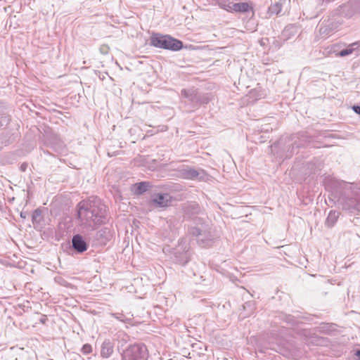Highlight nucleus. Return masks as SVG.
<instances>
[{"label":"nucleus","instance_id":"obj_21","mask_svg":"<svg viewBox=\"0 0 360 360\" xmlns=\"http://www.w3.org/2000/svg\"><path fill=\"white\" fill-rule=\"evenodd\" d=\"M199 94L197 92L195 89L193 90L192 96L190 97L189 100L193 105L196 106L197 102H198V98Z\"/></svg>","mask_w":360,"mask_h":360},{"label":"nucleus","instance_id":"obj_26","mask_svg":"<svg viewBox=\"0 0 360 360\" xmlns=\"http://www.w3.org/2000/svg\"><path fill=\"white\" fill-rule=\"evenodd\" d=\"M108 47L107 46H105V45H104V46H102L101 47V51L102 53H107V52H108V51H107V50H108Z\"/></svg>","mask_w":360,"mask_h":360},{"label":"nucleus","instance_id":"obj_11","mask_svg":"<svg viewBox=\"0 0 360 360\" xmlns=\"http://www.w3.org/2000/svg\"><path fill=\"white\" fill-rule=\"evenodd\" d=\"M114 351V342L109 339H106L101 345V356L103 358L110 357Z\"/></svg>","mask_w":360,"mask_h":360},{"label":"nucleus","instance_id":"obj_15","mask_svg":"<svg viewBox=\"0 0 360 360\" xmlns=\"http://www.w3.org/2000/svg\"><path fill=\"white\" fill-rule=\"evenodd\" d=\"M230 8L236 12H247L250 8V6L248 3L245 2L236 3L230 6Z\"/></svg>","mask_w":360,"mask_h":360},{"label":"nucleus","instance_id":"obj_24","mask_svg":"<svg viewBox=\"0 0 360 360\" xmlns=\"http://www.w3.org/2000/svg\"><path fill=\"white\" fill-rule=\"evenodd\" d=\"M352 109L356 114L360 115V105H354Z\"/></svg>","mask_w":360,"mask_h":360},{"label":"nucleus","instance_id":"obj_30","mask_svg":"<svg viewBox=\"0 0 360 360\" xmlns=\"http://www.w3.org/2000/svg\"><path fill=\"white\" fill-rule=\"evenodd\" d=\"M357 356H360V349L357 350L355 354Z\"/></svg>","mask_w":360,"mask_h":360},{"label":"nucleus","instance_id":"obj_6","mask_svg":"<svg viewBox=\"0 0 360 360\" xmlns=\"http://www.w3.org/2000/svg\"><path fill=\"white\" fill-rule=\"evenodd\" d=\"M188 250V245L186 241L181 240L179 243L178 246L174 249L173 258L174 262L181 265L186 264L190 259Z\"/></svg>","mask_w":360,"mask_h":360},{"label":"nucleus","instance_id":"obj_27","mask_svg":"<svg viewBox=\"0 0 360 360\" xmlns=\"http://www.w3.org/2000/svg\"><path fill=\"white\" fill-rule=\"evenodd\" d=\"M233 4H229L227 5H226L224 8L226 9V11H233V9H231L230 8V6H231Z\"/></svg>","mask_w":360,"mask_h":360},{"label":"nucleus","instance_id":"obj_12","mask_svg":"<svg viewBox=\"0 0 360 360\" xmlns=\"http://www.w3.org/2000/svg\"><path fill=\"white\" fill-rule=\"evenodd\" d=\"M96 238L99 240L100 243L105 244L108 240H110V233L108 228H103L97 231Z\"/></svg>","mask_w":360,"mask_h":360},{"label":"nucleus","instance_id":"obj_31","mask_svg":"<svg viewBox=\"0 0 360 360\" xmlns=\"http://www.w3.org/2000/svg\"><path fill=\"white\" fill-rule=\"evenodd\" d=\"M122 316H123V315L122 314L120 316H116V318H117V319L120 320V321H123V319H122Z\"/></svg>","mask_w":360,"mask_h":360},{"label":"nucleus","instance_id":"obj_28","mask_svg":"<svg viewBox=\"0 0 360 360\" xmlns=\"http://www.w3.org/2000/svg\"><path fill=\"white\" fill-rule=\"evenodd\" d=\"M250 302H246L244 305H243V307L245 309L246 306H250Z\"/></svg>","mask_w":360,"mask_h":360},{"label":"nucleus","instance_id":"obj_23","mask_svg":"<svg viewBox=\"0 0 360 360\" xmlns=\"http://www.w3.org/2000/svg\"><path fill=\"white\" fill-rule=\"evenodd\" d=\"M193 89H183L181 91V95L189 100L190 97L192 96Z\"/></svg>","mask_w":360,"mask_h":360},{"label":"nucleus","instance_id":"obj_18","mask_svg":"<svg viewBox=\"0 0 360 360\" xmlns=\"http://www.w3.org/2000/svg\"><path fill=\"white\" fill-rule=\"evenodd\" d=\"M210 101V97L207 94H199L196 106L202 105V104H207L209 103Z\"/></svg>","mask_w":360,"mask_h":360},{"label":"nucleus","instance_id":"obj_19","mask_svg":"<svg viewBox=\"0 0 360 360\" xmlns=\"http://www.w3.org/2000/svg\"><path fill=\"white\" fill-rule=\"evenodd\" d=\"M41 219V212L39 210H35L32 214L33 224H39Z\"/></svg>","mask_w":360,"mask_h":360},{"label":"nucleus","instance_id":"obj_7","mask_svg":"<svg viewBox=\"0 0 360 360\" xmlns=\"http://www.w3.org/2000/svg\"><path fill=\"white\" fill-rule=\"evenodd\" d=\"M172 197L168 193H159L151 200V204L156 207H165L170 205Z\"/></svg>","mask_w":360,"mask_h":360},{"label":"nucleus","instance_id":"obj_2","mask_svg":"<svg viewBox=\"0 0 360 360\" xmlns=\"http://www.w3.org/2000/svg\"><path fill=\"white\" fill-rule=\"evenodd\" d=\"M150 40V45L160 49L176 51L181 50L183 47L181 41L169 35H162L159 33L153 34Z\"/></svg>","mask_w":360,"mask_h":360},{"label":"nucleus","instance_id":"obj_3","mask_svg":"<svg viewBox=\"0 0 360 360\" xmlns=\"http://www.w3.org/2000/svg\"><path fill=\"white\" fill-rule=\"evenodd\" d=\"M188 233L196 238L197 243L201 247L211 245L213 237L207 224L200 223L196 226H191L188 229Z\"/></svg>","mask_w":360,"mask_h":360},{"label":"nucleus","instance_id":"obj_8","mask_svg":"<svg viewBox=\"0 0 360 360\" xmlns=\"http://www.w3.org/2000/svg\"><path fill=\"white\" fill-rule=\"evenodd\" d=\"M179 176L186 179H195L200 175V172L188 166H183L179 170Z\"/></svg>","mask_w":360,"mask_h":360},{"label":"nucleus","instance_id":"obj_25","mask_svg":"<svg viewBox=\"0 0 360 360\" xmlns=\"http://www.w3.org/2000/svg\"><path fill=\"white\" fill-rule=\"evenodd\" d=\"M27 167V163H22V164L20 165V170H21L22 172H25V171L26 170Z\"/></svg>","mask_w":360,"mask_h":360},{"label":"nucleus","instance_id":"obj_4","mask_svg":"<svg viewBox=\"0 0 360 360\" xmlns=\"http://www.w3.org/2000/svg\"><path fill=\"white\" fill-rule=\"evenodd\" d=\"M340 200L342 210L349 214H360V191H352L350 195L345 193Z\"/></svg>","mask_w":360,"mask_h":360},{"label":"nucleus","instance_id":"obj_29","mask_svg":"<svg viewBox=\"0 0 360 360\" xmlns=\"http://www.w3.org/2000/svg\"><path fill=\"white\" fill-rule=\"evenodd\" d=\"M20 217H22V218H25V217H26V216H25V213H24V212H21V213H20Z\"/></svg>","mask_w":360,"mask_h":360},{"label":"nucleus","instance_id":"obj_5","mask_svg":"<svg viewBox=\"0 0 360 360\" xmlns=\"http://www.w3.org/2000/svg\"><path fill=\"white\" fill-rule=\"evenodd\" d=\"M146 351V347L144 345H131L124 351L123 360H145L147 354Z\"/></svg>","mask_w":360,"mask_h":360},{"label":"nucleus","instance_id":"obj_17","mask_svg":"<svg viewBox=\"0 0 360 360\" xmlns=\"http://www.w3.org/2000/svg\"><path fill=\"white\" fill-rule=\"evenodd\" d=\"M135 186H136V193L139 195L143 194L150 187V184L148 181H142L135 184Z\"/></svg>","mask_w":360,"mask_h":360},{"label":"nucleus","instance_id":"obj_10","mask_svg":"<svg viewBox=\"0 0 360 360\" xmlns=\"http://www.w3.org/2000/svg\"><path fill=\"white\" fill-rule=\"evenodd\" d=\"M72 247L76 252L82 253L87 250L88 245L81 235L77 234L72 238Z\"/></svg>","mask_w":360,"mask_h":360},{"label":"nucleus","instance_id":"obj_1","mask_svg":"<svg viewBox=\"0 0 360 360\" xmlns=\"http://www.w3.org/2000/svg\"><path fill=\"white\" fill-rule=\"evenodd\" d=\"M77 217L84 226H93L104 222L106 207L98 198L81 201L77 206Z\"/></svg>","mask_w":360,"mask_h":360},{"label":"nucleus","instance_id":"obj_22","mask_svg":"<svg viewBox=\"0 0 360 360\" xmlns=\"http://www.w3.org/2000/svg\"><path fill=\"white\" fill-rule=\"evenodd\" d=\"M81 351L84 354H89L92 352V347L89 344H85L82 347Z\"/></svg>","mask_w":360,"mask_h":360},{"label":"nucleus","instance_id":"obj_16","mask_svg":"<svg viewBox=\"0 0 360 360\" xmlns=\"http://www.w3.org/2000/svg\"><path fill=\"white\" fill-rule=\"evenodd\" d=\"M282 7H283V5L281 1L276 2L274 4H271V5L269 7L268 13L270 15H278L279 13H281V11H282Z\"/></svg>","mask_w":360,"mask_h":360},{"label":"nucleus","instance_id":"obj_14","mask_svg":"<svg viewBox=\"0 0 360 360\" xmlns=\"http://www.w3.org/2000/svg\"><path fill=\"white\" fill-rule=\"evenodd\" d=\"M340 216V213L336 211L331 210L326 221V226L331 227L333 226L335 223L337 221L338 217Z\"/></svg>","mask_w":360,"mask_h":360},{"label":"nucleus","instance_id":"obj_9","mask_svg":"<svg viewBox=\"0 0 360 360\" xmlns=\"http://www.w3.org/2000/svg\"><path fill=\"white\" fill-rule=\"evenodd\" d=\"M336 28V25L330 19L324 20L319 24V34L323 37L330 35Z\"/></svg>","mask_w":360,"mask_h":360},{"label":"nucleus","instance_id":"obj_20","mask_svg":"<svg viewBox=\"0 0 360 360\" xmlns=\"http://www.w3.org/2000/svg\"><path fill=\"white\" fill-rule=\"evenodd\" d=\"M263 95V92L259 89H255L250 91V96L255 98V99L260 98Z\"/></svg>","mask_w":360,"mask_h":360},{"label":"nucleus","instance_id":"obj_13","mask_svg":"<svg viewBox=\"0 0 360 360\" xmlns=\"http://www.w3.org/2000/svg\"><path fill=\"white\" fill-rule=\"evenodd\" d=\"M359 45H360V41H356L354 43H352L349 46V47L347 49L340 51V53H338V55L341 57H344V56L350 55L358 49Z\"/></svg>","mask_w":360,"mask_h":360}]
</instances>
